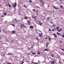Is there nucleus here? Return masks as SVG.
I'll use <instances>...</instances> for the list:
<instances>
[{
    "mask_svg": "<svg viewBox=\"0 0 64 64\" xmlns=\"http://www.w3.org/2000/svg\"><path fill=\"white\" fill-rule=\"evenodd\" d=\"M40 3H42V2H40Z\"/></svg>",
    "mask_w": 64,
    "mask_h": 64,
    "instance_id": "56",
    "label": "nucleus"
},
{
    "mask_svg": "<svg viewBox=\"0 0 64 64\" xmlns=\"http://www.w3.org/2000/svg\"><path fill=\"white\" fill-rule=\"evenodd\" d=\"M59 42L60 43H62V42H61V41H59Z\"/></svg>",
    "mask_w": 64,
    "mask_h": 64,
    "instance_id": "45",
    "label": "nucleus"
},
{
    "mask_svg": "<svg viewBox=\"0 0 64 64\" xmlns=\"http://www.w3.org/2000/svg\"><path fill=\"white\" fill-rule=\"evenodd\" d=\"M38 24L39 25H42V23L40 21H38Z\"/></svg>",
    "mask_w": 64,
    "mask_h": 64,
    "instance_id": "4",
    "label": "nucleus"
},
{
    "mask_svg": "<svg viewBox=\"0 0 64 64\" xmlns=\"http://www.w3.org/2000/svg\"><path fill=\"white\" fill-rule=\"evenodd\" d=\"M30 28H31V29H33V26H32L30 27Z\"/></svg>",
    "mask_w": 64,
    "mask_h": 64,
    "instance_id": "14",
    "label": "nucleus"
},
{
    "mask_svg": "<svg viewBox=\"0 0 64 64\" xmlns=\"http://www.w3.org/2000/svg\"><path fill=\"white\" fill-rule=\"evenodd\" d=\"M24 59H23V61H24Z\"/></svg>",
    "mask_w": 64,
    "mask_h": 64,
    "instance_id": "60",
    "label": "nucleus"
},
{
    "mask_svg": "<svg viewBox=\"0 0 64 64\" xmlns=\"http://www.w3.org/2000/svg\"><path fill=\"white\" fill-rule=\"evenodd\" d=\"M48 37L49 39V38H50V37L49 36H48Z\"/></svg>",
    "mask_w": 64,
    "mask_h": 64,
    "instance_id": "53",
    "label": "nucleus"
},
{
    "mask_svg": "<svg viewBox=\"0 0 64 64\" xmlns=\"http://www.w3.org/2000/svg\"><path fill=\"white\" fill-rule=\"evenodd\" d=\"M49 17H48L47 18V19L48 20H49Z\"/></svg>",
    "mask_w": 64,
    "mask_h": 64,
    "instance_id": "28",
    "label": "nucleus"
},
{
    "mask_svg": "<svg viewBox=\"0 0 64 64\" xmlns=\"http://www.w3.org/2000/svg\"><path fill=\"white\" fill-rule=\"evenodd\" d=\"M48 51V49L47 48H46V49H45L44 50V51Z\"/></svg>",
    "mask_w": 64,
    "mask_h": 64,
    "instance_id": "9",
    "label": "nucleus"
},
{
    "mask_svg": "<svg viewBox=\"0 0 64 64\" xmlns=\"http://www.w3.org/2000/svg\"><path fill=\"white\" fill-rule=\"evenodd\" d=\"M54 9H56V10H57V9H59V8H54Z\"/></svg>",
    "mask_w": 64,
    "mask_h": 64,
    "instance_id": "21",
    "label": "nucleus"
},
{
    "mask_svg": "<svg viewBox=\"0 0 64 64\" xmlns=\"http://www.w3.org/2000/svg\"><path fill=\"white\" fill-rule=\"evenodd\" d=\"M8 5L9 7H11V5H10V4H8Z\"/></svg>",
    "mask_w": 64,
    "mask_h": 64,
    "instance_id": "26",
    "label": "nucleus"
},
{
    "mask_svg": "<svg viewBox=\"0 0 64 64\" xmlns=\"http://www.w3.org/2000/svg\"><path fill=\"white\" fill-rule=\"evenodd\" d=\"M38 24L39 25H42V23L40 21H38Z\"/></svg>",
    "mask_w": 64,
    "mask_h": 64,
    "instance_id": "2",
    "label": "nucleus"
},
{
    "mask_svg": "<svg viewBox=\"0 0 64 64\" xmlns=\"http://www.w3.org/2000/svg\"><path fill=\"white\" fill-rule=\"evenodd\" d=\"M20 28H22V27H24V28H27V26H24V24H22L20 26Z\"/></svg>",
    "mask_w": 64,
    "mask_h": 64,
    "instance_id": "1",
    "label": "nucleus"
},
{
    "mask_svg": "<svg viewBox=\"0 0 64 64\" xmlns=\"http://www.w3.org/2000/svg\"><path fill=\"white\" fill-rule=\"evenodd\" d=\"M14 20H15V21H16V20H17V19L16 18Z\"/></svg>",
    "mask_w": 64,
    "mask_h": 64,
    "instance_id": "48",
    "label": "nucleus"
},
{
    "mask_svg": "<svg viewBox=\"0 0 64 64\" xmlns=\"http://www.w3.org/2000/svg\"><path fill=\"white\" fill-rule=\"evenodd\" d=\"M60 8H62L63 7V6H60Z\"/></svg>",
    "mask_w": 64,
    "mask_h": 64,
    "instance_id": "38",
    "label": "nucleus"
},
{
    "mask_svg": "<svg viewBox=\"0 0 64 64\" xmlns=\"http://www.w3.org/2000/svg\"><path fill=\"white\" fill-rule=\"evenodd\" d=\"M50 23H52V24H53V22H50Z\"/></svg>",
    "mask_w": 64,
    "mask_h": 64,
    "instance_id": "49",
    "label": "nucleus"
},
{
    "mask_svg": "<svg viewBox=\"0 0 64 64\" xmlns=\"http://www.w3.org/2000/svg\"><path fill=\"white\" fill-rule=\"evenodd\" d=\"M28 25H30V24H31V23H30V22H29L28 23Z\"/></svg>",
    "mask_w": 64,
    "mask_h": 64,
    "instance_id": "36",
    "label": "nucleus"
},
{
    "mask_svg": "<svg viewBox=\"0 0 64 64\" xmlns=\"http://www.w3.org/2000/svg\"><path fill=\"white\" fill-rule=\"evenodd\" d=\"M61 50H62V51H64V49H61Z\"/></svg>",
    "mask_w": 64,
    "mask_h": 64,
    "instance_id": "34",
    "label": "nucleus"
},
{
    "mask_svg": "<svg viewBox=\"0 0 64 64\" xmlns=\"http://www.w3.org/2000/svg\"><path fill=\"white\" fill-rule=\"evenodd\" d=\"M48 43H46V48H47V47H48Z\"/></svg>",
    "mask_w": 64,
    "mask_h": 64,
    "instance_id": "8",
    "label": "nucleus"
},
{
    "mask_svg": "<svg viewBox=\"0 0 64 64\" xmlns=\"http://www.w3.org/2000/svg\"><path fill=\"white\" fill-rule=\"evenodd\" d=\"M8 55H11V53H9L8 54Z\"/></svg>",
    "mask_w": 64,
    "mask_h": 64,
    "instance_id": "37",
    "label": "nucleus"
},
{
    "mask_svg": "<svg viewBox=\"0 0 64 64\" xmlns=\"http://www.w3.org/2000/svg\"><path fill=\"white\" fill-rule=\"evenodd\" d=\"M59 35H60V36H61V34L60 33Z\"/></svg>",
    "mask_w": 64,
    "mask_h": 64,
    "instance_id": "44",
    "label": "nucleus"
},
{
    "mask_svg": "<svg viewBox=\"0 0 64 64\" xmlns=\"http://www.w3.org/2000/svg\"><path fill=\"white\" fill-rule=\"evenodd\" d=\"M38 62H39V61L38 60Z\"/></svg>",
    "mask_w": 64,
    "mask_h": 64,
    "instance_id": "63",
    "label": "nucleus"
},
{
    "mask_svg": "<svg viewBox=\"0 0 64 64\" xmlns=\"http://www.w3.org/2000/svg\"><path fill=\"white\" fill-rule=\"evenodd\" d=\"M53 7H54V8H56V7L54 6H53Z\"/></svg>",
    "mask_w": 64,
    "mask_h": 64,
    "instance_id": "46",
    "label": "nucleus"
},
{
    "mask_svg": "<svg viewBox=\"0 0 64 64\" xmlns=\"http://www.w3.org/2000/svg\"><path fill=\"white\" fill-rule=\"evenodd\" d=\"M57 31H58V32H60V30H57Z\"/></svg>",
    "mask_w": 64,
    "mask_h": 64,
    "instance_id": "20",
    "label": "nucleus"
},
{
    "mask_svg": "<svg viewBox=\"0 0 64 64\" xmlns=\"http://www.w3.org/2000/svg\"><path fill=\"white\" fill-rule=\"evenodd\" d=\"M29 2H31V3H32V1L31 0H29Z\"/></svg>",
    "mask_w": 64,
    "mask_h": 64,
    "instance_id": "16",
    "label": "nucleus"
},
{
    "mask_svg": "<svg viewBox=\"0 0 64 64\" xmlns=\"http://www.w3.org/2000/svg\"><path fill=\"white\" fill-rule=\"evenodd\" d=\"M62 36L63 38H64V34H63V35H62Z\"/></svg>",
    "mask_w": 64,
    "mask_h": 64,
    "instance_id": "25",
    "label": "nucleus"
},
{
    "mask_svg": "<svg viewBox=\"0 0 64 64\" xmlns=\"http://www.w3.org/2000/svg\"><path fill=\"white\" fill-rule=\"evenodd\" d=\"M11 54H12V55H13V54L12 53H11Z\"/></svg>",
    "mask_w": 64,
    "mask_h": 64,
    "instance_id": "55",
    "label": "nucleus"
},
{
    "mask_svg": "<svg viewBox=\"0 0 64 64\" xmlns=\"http://www.w3.org/2000/svg\"><path fill=\"white\" fill-rule=\"evenodd\" d=\"M22 62L21 63V64H23V63H24V62L22 61Z\"/></svg>",
    "mask_w": 64,
    "mask_h": 64,
    "instance_id": "30",
    "label": "nucleus"
},
{
    "mask_svg": "<svg viewBox=\"0 0 64 64\" xmlns=\"http://www.w3.org/2000/svg\"><path fill=\"white\" fill-rule=\"evenodd\" d=\"M53 26V27L54 26Z\"/></svg>",
    "mask_w": 64,
    "mask_h": 64,
    "instance_id": "62",
    "label": "nucleus"
},
{
    "mask_svg": "<svg viewBox=\"0 0 64 64\" xmlns=\"http://www.w3.org/2000/svg\"><path fill=\"white\" fill-rule=\"evenodd\" d=\"M12 25L13 26H15V25L14 24H12Z\"/></svg>",
    "mask_w": 64,
    "mask_h": 64,
    "instance_id": "40",
    "label": "nucleus"
},
{
    "mask_svg": "<svg viewBox=\"0 0 64 64\" xmlns=\"http://www.w3.org/2000/svg\"><path fill=\"white\" fill-rule=\"evenodd\" d=\"M32 63H34V64H38V63H35V62H32Z\"/></svg>",
    "mask_w": 64,
    "mask_h": 64,
    "instance_id": "17",
    "label": "nucleus"
},
{
    "mask_svg": "<svg viewBox=\"0 0 64 64\" xmlns=\"http://www.w3.org/2000/svg\"><path fill=\"white\" fill-rule=\"evenodd\" d=\"M32 11H33V12H36V11H35V10L34 9H33Z\"/></svg>",
    "mask_w": 64,
    "mask_h": 64,
    "instance_id": "12",
    "label": "nucleus"
},
{
    "mask_svg": "<svg viewBox=\"0 0 64 64\" xmlns=\"http://www.w3.org/2000/svg\"><path fill=\"white\" fill-rule=\"evenodd\" d=\"M54 30H55V29H53L52 30V31H54Z\"/></svg>",
    "mask_w": 64,
    "mask_h": 64,
    "instance_id": "33",
    "label": "nucleus"
},
{
    "mask_svg": "<svg viewBox=\"0 0 64 64\" xmlns=\"http://www.w3.org/2000/svg\"><path fill=\"white\" fill-rule=\"evenodd\" d=\"M49 31H50V32H51V30L49 29Z\"/></svg>",
    "mask_w": 64,
    "mask_h": 64,
    "instance_id": "42",
    "label": "nucleus"
},
{
    "mask_svg": "<svg viewBox=\"0 0 64 64\" xmlns=\"http://www.w3.org/2000/svg\"><path fill=\"white\" fill-rule=\"evenodd\" d=\"M28 50H30V48H28Z\"/></svg>",
    "mask_w": 64,
    "mask_h": 64,
    "instance_id": "47",
    "label": "nucleus"
},
{
    "mask_svg": "<svg viewBox=\"0 0 64 64\" xmlns=\"http://www.w3.org/2000/svg\"><path fill=\"white\" fill-rule=\"evenodd\" d=\"M2 56H4V54L2 53Z\"/></svg>",
    "mask_w": 64,
    "mask_h": 64,
    "instance_id": "22",
    "label": "nucleus"
},
{
    "mask_svg": "<svg viewBox=\"0 0 64 64\" xmlns=\"http://www.w3.org/2000/svg\"><path fill=\"white\" fill-rule=\"evenodd\" d=\"M40 1H43V0H40Z\"/></svg>",
    "mask_w": 64,
    "mask_h": 64,
    "instance_id": "50",
    "label": "nucleus"
},
{
    "mask_svg": "<svg viewBox=\"0 0 64 64\" xmlns=\"http://www.w3.org/2000/svg\"><path fill=\"white\" fill-rule=\"evenodd\" d=\"M64 62V60H63Z\"/></svg>",
    "mask_w": 64,
    "mask_h": 64,
    "instance_id": "64",
    "label": "nucleus"
},
{
    "mask_svg": "<svg viewBox=\"0 0 64 64\" xmlns=\"http://www.w3.org/2000/svg\"><path fill=\"white\" fill-rule=\"evenodd\" d=\"M38 24L39 25H42V23L40 21H38Z\"/></svg>",
    "mask_w": 64,
    "mask_h": 64,
    "instance_id": "3",
    "label": "nucleus"
},
{
    "mask_svg": "<svg viewBox=\"0 0 64 64\" xmlns=\"http://www.w3.org/2000/svg\"><path fill=\"white\" fill-rule=\"evenodd\" d=\"M56 29H57V30H58V29H59V27H57L56 28Z\"/></svg>",
    "mask_w": 64,
    "mask_h": 64,
    "instance_id": "23",
    "label": "nucleus"
},
{
    "mask_svg": "<svg viewBox=\"0 0 64 64\" xmlns=\"http://www.w3.org/2000/svg\"><path fill=\"white\" fill-rule=\"evenodd\" d=\"M55 62L54 61H52L50 62V63H51V64H55Z\"/></svg>",
    "mask_w": 64,
    "mask_h": 64,
    "instance_id": "6",
    "label": "nucleus"
},
{
    "mask_svg": "<svg viewBox=\"0 0 64 64\" xmlns=\"http://www.w3.org/2000/svg\"><path fill=\"white\" fill-rule=\"evenodd\" d=\"M59 33H58V32H57V33H56V34H57L58 35H59Z\"/></svg>",
    "mask_w": 64,
    "mask_h": 64,
    "instance_id": "29",
    "label": "nucleus"
},
{
    "mask_svg": "<svg viewBox=\"0 0 64 64\" xmlns=\"http://www.w3.org/2000/svg\"><path fill=\"white\" fill-rule=\"evenodd\" d=\"M35 11L36 12H37L38 11V10H35Z\"/></svg>",
    "mask_w": 64,
    "mask_h": 64,
    "instance_id": "41",
    "label": "nucleus"
},
{
    "mask_svg": "<svg viewBox=\"0 0 64 64\" xmlns=\"http://www.w3.org/2000/svg\"><path fill=\"white\" fill-rule=\"evenodd\" d=\"M23 6H24V7H26V8H27V6H26V5H24Z\"/></svg>",
    "mask_w": 64,
    "mask_h": 64,
    "instance_id": "11",
    "label": "nucleus"
},
{
    "mask_svg": "<svg viewBox=\"0 0 64 64\" xmlns=\"http://www.w3.org/2000/svg\"><path fill=\"white\" fill-rule=\"evenodd\" d=\"M52 55V54H51V56H52V57H54V56H53V55Z\"/></svg>",
    "mask_w": 64,
    "mask_h": 64,
    "instance_id": "43",
    "label": "nucleus"
},
{
    "mask_svg": "<svg viewBox=\"0 0 64 64\" xmlns=\"http://www.w3.org/2000/svg\"><path fill=\"white\" fill-rule=\"evenodd\" d=\"M49 39H50L49 41H50V40L51 39V38H49Z\"/></svg>",
    "mask_w": 64,
    "mask_h": 64,
    "instance_id": "54",
    "label": "nucleus"
},
{
    "mask_svg": "<svg viewBox=\"0 0 64 64\" xmlns=\"http://www.w3.org/2000/svg\"><path fill=\"white\" fill-rule=\"evenodd\" d=\"M39 36L40 37H42V34H39Z\"/></svg>",
    "mask_w": 64,
    "mask_h": 64,
    "instance_id": "19",
    "label": "nucleus"
},
{
    "mask_svg": "<svg viewBox=\"0 0 64 64\" xmlns=\"http://www.w3.org/2000/svg\"><path fill=\"white\" fill-rule=\"evenodd\" d=\"M48 38H45V39H47Z\"/></svg>",
    "mask_w": 64,
    "mask_h": 64,
    "instance_id": "51",
    "label": "nucleus"
},
{
    "mask_svg": "<svg viewBox=\"0 0 64 64\" xmlns=\"http://www.w3.org/2000/svg\"><path fill=\"white\" fill-rule=\"evenodd\" d=\"M32 54H33V55H34V54H35V52H32Z\"/></svg>",
    "mask_w": 64,
    "mask_h": 64,
    "instance_id": "18",
    "label": "nucleus"
},
{
    "mask_svg": "<svg viewBox=\"0 0 64 64\" xmlns=\"http://www.w3.org/2000/svg\"><path fill=\"white\" fill-rule=\"evenodd\" d=\"M43 2H42V3H43Z\"/></svg>",
    "mask_w": 64,
    "mask_h": 64,
    "instance_id": "57",
    "label": "nucleus"
},
{
    "mask_svg": "<svg viewBox=\"0 0 64 64\" xmlns=\"http://www.w3.org/2000/svg\"><path fill=\"white\" fill-rule=\"evenodd\" d=\"M28 23H30V21L29 20L27 22Z\"/></svg>",
    "mask_w": 64,
    "mask_h": 64,
    "instance_id": "31",
    "label": "nucleus"
},
{
    "mask_svg": "<svg viewBox=\"0 0 64 64\" xmlns=\"http://www.w3.org/2000/svg\"><path fill=\"white\" fill-rule=\"evenodd\" d=\"M16 5L17 4L15 2L14 5H13L12 6L13 7H14V8H15L16 7Z\"/></svg>",
    "mask_w": 64,
    "mask_h": 64,
    "instance_id": "5",
    "label": "nucleus"
},
{
    "mask_svg": "<svg viewBox=\"0 0 64 64\" xmlns=\"http://www.w3.org/2000/svg\"><path fill=\"white\" fill-rule=\"evenodd\" d=\"M15 10H16V8H15Z\"/></svg>",
    "mask_w": 64,
    "mask_h": 64,
    "instance_id": "59",
    "label": "nucleus"
},
{
    "mask_svg": "<svg viewBox=\"0 0 64 64\" xmlns=\"http://www.w3.org/2000/svg\"><path fill=\"white\" fill-rule=\"evenodd\" d=\"M12 32L13 33H16L14 31H12Z\"/></svg>",
    "mask_w": 64,
    "mask_h": 64,
    "instance_id": "15",
    "label": "nucleus"
},
{
    "mask_svg": "<svg viewBox=\"0 0 64 64\" xmlns=\"http://www.w3.org/2000/svg\"><path fill=\"white\" fill-rule=\"evenodd\" d=\"M42 4V7H43L44 6V3Z\"/></svg>",
    "mask_w": 64,
    "mask_h": 64,
    "instance_id": "27",
    "label": "nucleus"
},
{
    "mask_svg": "<svg viewBox=\"0 0 64 64\" xmlns=\"http://www.w3.org/2000/svg\"><path fill=\"white\" fill-rule=\"evenodd\" d=\"M24 17V19H28V18H27V17H26V16H25Z\"/></svg>",
    "mask_w": 64,
    "mask_h": 64,
    "instance_id": "13",
    "label": "nucleus"
},
{
    "mask_svg": "<svg viewBox=\"0 0 64 64\" xmlns=\"http://www.w3.org/2000/svg\"><path fill=\"white\" fill-rule=\"evenodd\" d=\"M3 14H4V15H7V14H6V13H3Z\"/></svg>",
    "mask_w": 64,
    "mask_h": 64,
    "instance_id": "24",
    "label": "nucleus"
},
{
    "mask_svg": "<svg viewBox=\"0 0 64 64\" xmlns=\"http://www.w3.org/2000/svg\"><path fill=\"white\" fill-rule=\"evenodd\" d=\"M54 37H56V38L57 37V35L55 34H54Z\"/></svg>",
    "mask_w": 64,
    "mask_h": 64,
    "instance_id": "7",
    "label": "nucleus"
},
{
    "mask_svg": "<svg viewBox=\"0 0 64 64\" xmlns=\"http://www.w3.org/2000/svg\"><path fill=\"white\" fill-rule=\"evenodd\" d=\"M60 61H59V63H60V64H61L62 63V62H60Z\"/></svg>",
    "mask_w": 64,
    "mask_h": 64,
    "instance_id": "32",
    "label": "nucleus"
},
{
    "mask_svg": "<svg viewBox=\"0 0 64 64\" xmlns=\"http://www.w3.org/2000/svg\"><path fill=\"white\" fill-rule=\"evenodd\" d=\"M3 32H4V33H6V32H5V31H3Z\"/></svg>",
    "mask_w": 64,
    "mask_h": 64,
    "instance_id": "35",
    "label": "nucleus"
},
{
    "mask_svg": "<svg viewBox=\"0 0 64 64\" xmlns=\"http://www.w3.org/2000/svg\"><path fill=\"white\" fill-rule=\"evenodd\" d=\"M36 39H37V40H38V38H37Z\"/></svg>",
    "mask_w": 64,
    "mask_h": 64,
    "instance_id": "52",
    "label": "nucleus"
},
{
    "mask_svg": "<svg viewBox=\"0 0 64 64\" xmlns=\"http://www.w3.org/2000/svg\"><path fill=\"white\" fill-rule=\"evenodd\" d=\"M60 31H62V29H60Z\"/></svg>",
    "mask_w": 64,
    "mask_h": 64,
    "instance_id": "39",
    "label": "nucleus"
},
{
    "mask_svg": "<svg viewBox=\"0 0 64 64\" xmlns=\"http://www.w3.org/2000/svg\"><path fill=\"white\" fill-rule=\"evenodd\" d=\"M36 22H37V21L36 20Z\"/></svg>",
    "mask_w": 64,
    "mask_h": 64,
    "instance_id": "58",
    "label": "nucleus"
},
{
    "mask_svg": "<svg viewBox=\"0 0 64 64\" xmlns=\"http://www.w3.org/2000/svg\"><path fill=\"white\" fill-rule=\"evenodd\" d=\"M41 54V52H40L39 51H38V54Z\"/></svg>",
    "mask_w": 64,
    "mask_h": 64,
    "instance_id": "10",
    "label": "nucleus"
},
{
    "mask_svg": "<svg viewBox=\"0 0 64 64\" xmlns=\"http://www.w3.org/2000/svg\"><path fill=\"white\" fill-rule=\"evenodd\" d=\"M0 32H1V30H0Z\"/></svg>",
    "mask_w": 64,
    "mask_h": 64,
    "instance_id": "61",
    "label": "nucleus"
}]
</instances>
